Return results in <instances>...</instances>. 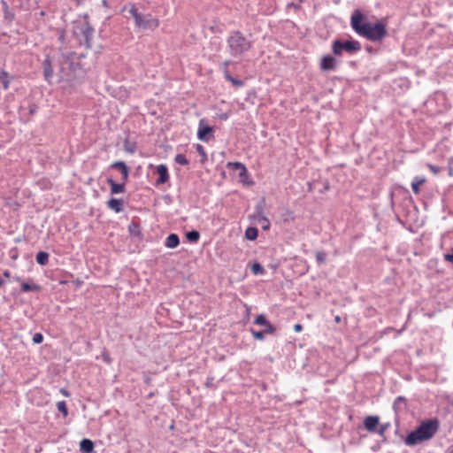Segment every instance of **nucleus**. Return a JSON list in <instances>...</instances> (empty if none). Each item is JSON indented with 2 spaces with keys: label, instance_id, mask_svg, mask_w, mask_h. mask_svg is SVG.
Listing matches in <instances>:
<instances>
[{
  "label": "nucleus",
  "instance_id": "44",
  "mask_svg": "<svg viewBox=\"0 0 453 453\" xmlns=\"http://www.w3.org/2000/svg\"><path fill=\"white\" fill-rule=\"evenodd\" d=\"M197 149H203L201 145H197Z\"/></svg>",
  "mask_w": 453,
  "mask_h": 453
},
{
  "label": "nucleus",
  "instance_id": "21",
  "mask_svg": "<svg viewBox=\"0 0 453 453\" xmlns=\"http://www.w3.org/2000/svg\"><path fill=\"white\" fill-rule=\"evenodd\" d=\"M130 14L133 16L134 19L135 25H141L142 24V14L138 12V9L134 4H132L129 9Z\"/></svg>",
  "mask_w": 453,
  "mask_h": 453
},
{
  "label": "nucleus",
  "instance_id": "7",
  "mask_svg": "<svg viewBox=\"0 0 453 453\" xmlns=\"http://www.w3.org/2000/svg\"><path fill=\"white\" fill-rule=\"evenodd\" d=\"M380 418L378 416H367L364 419V426L369 432L374 433L377 431Z\"/></svg>",
  "mask_w": 453,
  "mask_h": 453
},
{
  "label": "nucleus",
  "instance_id": "13",
  "mask_svg": "<svg viewBox=\"0 0 453 453\" xmlns=\"http://www.w3.org/2000/svg\"><path fill=\"white\" fill-rule=\"evenodd\" d=\"M111 167L118 169L121 172L122 179H123L124 182L127 180L128 175H129V170L124 162H122V161L114 162L111 165Z\"/></svg>",
  "mask_w": 453,
  "mask_h": 453
},
{
  "label": "nucleus",
  "instance_id": "10",
  "mask_svg": "<svg viewBox=\"0 0 453 453\" xmlns=\"http://www.w3.org/2000/svg\"><path fill=\"white\" fill-rule=\"evenodd\" d=\"M255 324L265 326V332L273 334L275 332L274 326L267 321L264 315H258L255 319Z\"/></svg>",
  "mask_w": 453,
  "mask_h": 453
},
{
  "label": "nucleus",
  "instance_id": "12",
  "mask_svg": "<svg viewBox=\"0 0 453 453\" xmlns=\"http://www.w3.org/2000/svg\"><path fill=\"white\" fill-rule=\"evenodd\" d=\"M213 132V128L209 126L205 127H199L198 132H197V137L203 142H208L210 137L209 134H211Z\"/></svg>",
  "mask_w": 453,
  "mask_h": 453
},
{
  "label": "nucleus",
  "instance_id": "1",
  "mask_svg": "<svg viewBox=\"0 0 453 453\" xmlns=\"http://www.w3.org/2000/svg\"><path fill=\"white\" fill-rule=\"evenodd\" d=\"M364 19L365 17L359 10H356L351 15V27L357 35L372 42H380L387 35L385 21L381 20L372 24L364 21Z\"/></svg>",
  "mask_w": 453,
  "mask_h": 453
},
{
  "label": "nucleus",
  "instance_id": "5",
  "mask_svg": "<svg viewBox=\"0 0 453 453\" xmlns=\"http://www.w3.org/2000/svg\"><path fill=\"white\" fill-rule=\"evenodd\" d=\"M160 21L157 18H154L151 15H147L145 18L142 15V24L135 25L137 27H142L143 29H151L155 30L159 27Z\"/></svg>",
  "mask_w": 453,
  "mask_h": 453
},
{
  "label": "nucleus",
  "instance_id": "32",
  "mask_svg": "<svg viewBox=\"0 0 453 453\" xmlns=\"http://www.w3.org/2000/svg\"><path fill=\"white\" fill-rule=\"evenodd\" d=\"M444 260L453 264V248L449 253H446L443 255Z\"/></svg>",
  "mask_w": 453,
  "mask_h": 453
},
{
  "label": "nucleus",
  "instance_id": "41",
  "mask_svg": "<svg viewBox=\"0 0 453 453\" xmlns=\"http://www.w3.org/2000/svg\"><path fill=\"white\" fill-rule=\"evenodd\" d=\"M449 175H450V176H452V175H453V169H452V168H450V169H449Z\"/></svg>",
  "mask_w": 453,
  "mask_h": 453
},
{
  "label": "nucleus",
  "instance_id": "33",
  "mask_svg": "<svg viewBox=\"0 0 453 453\" xmlns=\"http://www.w3.org/2000/svg\"><path fill=\"white\" fill-rule=\"evenodd\" d=\"M427 167L428 169L434 173V174H437L440 173L441 169L440 167L436 166V165H431V164H427Z\"/></svg>",
  "mask_w": 453,
  "mask_h": 453
},
{
  "label": "nucleus",
  "instance_id": "38",
  "mask_svg": "<svg viewBox=\"0 0 453 453\" xmlns=\"http://www.w3.org/2000/svg\"><path fill=\"white\" fill-rule=\"evenodd\" d=\"M229 64H230V61H229V60H226V61H225V62L223 63V65H224V71H225V70H228V69H227V67H228Z\"/></svg>",
  "mask_w": 453,
  "mask_h": 453
},
{
  "label": "nucleus",
  "instance_id": "23",
  "mask_svg": "<svg viewBox=\"0 0 453 453\" xmlns=\"http://www.w3.org/2000/svg\"><path fill=\"white\" fill-rule=\"evenodd\" d=\"M258 231L256 227H249L245 231V236L249 240H255L257 237Z\"/></svg>",
  "mask_w": 453,
  "mask_h": 453
},
{
  "label": "nucleus",
  "instance_id": "42",
  "mask_svg": "<svg viewBox=\"0 0 453 453\" xmlns=\"http://www.w3.org/2000/svg\"><path fill=\"white\" fill-rule=\"evenodd\" d=\"M221 118H222V119H227V115H226V114H224V115H222V117H221Z\"/></svg>",
  "mask_w": 453,
  "mask_h": 453
},
{
  "label": "nucleus",
  "instance_id": "45",
  "mask_svg": "<svg viewBox=\"0 0 453 453\" xmlns=\"http://www.w3.org/2000/svg\"><path fill=\"white\" fill-rule=\"evenodd\" d=\"M300 2H303V0H299Z\"/></svg>",
  "mask_w": 453,
  "mask_h": 453
},
{
  "label": "nucleus",
  "instance_id": "46",
  "mask_svg": "<svg viewBox=\"0 0 453 453\" xmlns=\"http://www.w3.org/2000/svg\"><path fill=\"white\" fill-rule=\"evenodd\" d=\"M0 283H2V281L0 280Z\"/></svg>",
  "mask_w": 453,
  "mask_h": 453
},
{
  "label": "nucleus",
  "instance_id": "15",
  "mask_svg": "<svg viewBox=\"0 0 453 453\" xmlns=\"http://www.w3.org/2000/svg\"><path fill=\"white\" fill-rule=\"evenodd\" d=\"M107 182L111 186V194H120L125 191V184L124 183H116L111 179H108Z\"/></svg>",
  "mask_w": 453,
  "mask_h": 453
},
{
  "label": "nucleus",
  "instance_id": "9",
  "mask_svg": "<svg viewBox=\"0 0 453 453\" xmlns=\"http://www.w3.org/2000/svg\"><path fill=\"white\" fill-rule=\"evenodd\" d=\"M43 74L44 78L47 81H50V79L53 76V67L51 61L49 57H47L42 62Z\"/></svg>",
  "mask_w": 453,
  "mask_h": 453
},
{
  "label": "nucleus",
  "instance_id": "36",
  "mask_svg": "<svg viewBox=\"0 0 453 453\" xmlns=\"http://www.w3.org/2000/svg\"><path fill=\"white\" fill-rule=\"evenodd\" d=\"M60 393L65 396V397H69L70 396V393L68 392V390H66L65 388H60Z\"/></svg>",
  "mask_w": 453,
  "mask_h": 453
},
{
  "label": "nucleus",
  "instance_id": "30",
  "mask_svg": "<svg viewBox=\"0 0 453 453\" xmlns=\"http://www.w3.org/2000/svg\"><path fill=\"white\" fill-rule=\"evenodd\" d=\"M22 286V291L23 292H28L32 290H38L39 286L38 285H21Z\"/></svg>",
  "mask_w": 453,
  "mask_h": 453
},
{
  "label": "nucleus",
  "instance_id": "20",
  "mask_svg": "<svg viewBox=\"0 0 453 453\" xmlns=\"http://www.w3.org/2000/svg\"><path fill=\"white\" fill-rule=\"evenodd\" d=\"M226 167L232 170L242 171V173H248L246 166L241 162H228Z\"/></svg>",
  "mask_w": 453,
  "mask_h": 453
},
{
  "label": "nucleus",
  "instance_id": "40",
  "mask_svg": "<svg viewBox=\"0 0 453 453\" xmlns=\"http://www.w3.org/2000/svg\"><path fill=\"white\" fill-rule=\"evenodd\" d=\"M247 174H248V173H242V171H240V172H239V176H240L241 178H244V177H246V176H247Z\"/></svg>",
  "mask_w": 453,
  "mask_h": 453
},
{
  "label": "nucleus",
  "instance_id": "39",
  "mask_svg": "<svg viewBox=\"0 0 453 453\" xmlns=\"http://www.w3.org/2000/svg\"><path fill=\"white\" fill-rule=\"evenodd\" d=\"M334 321H335L336 323H340V322H341V317H340L339 315L335 316V317H334Z\"/></svg>",
  "mask_w": 453,
  "mask_h": 453
},
{
  "label": "nucleus",
  "instance_id": "43",
  "mask_svg": "<svg viewBox=\"0 0 453 453\" xmlns=\"http://www.w3.org/2000/svg\"><path fill=\"white\" fill-rule=\"evenodd\" d=\"M59 283L64 284V283H67V282L65 280H62Z\"/></svg>",
  "mask_w": 453,
  "mask_h": 453
},
{
  "label": "nucleus",
  "instance_id": "35",
  "mask_svg": "<svg viewBox=\"0 0 453 453\" xmlns=\"http://www.w3.org/2000/svg\"><path fill=\"white\" fill-rule=\"evenodd\" d=\"M294 330L296 332V333H300L302 330H303V326L301 324H296L294 326Z\"/></svg>",
  "mask_w": 453,
  "mask_h": 453
},
{
  "label": "nucleus",
  "instance_id": "17",
  "mask_svg": "<svg viewBox=\"0 0 453 453\" xmlns=\"http://www.w3.org/2000/svg\"><path fill=\"white\" fill-rule=\"evenodd\" d=\"M165 244L169 249L176 248L180 244L179 236L176 234H169L165 239Z\"/></svg>",
  "mask_w": 453,
  "mask_h": 453
},
{
  "label": "nucleus",
  "instance_id": "31",
  "mask_svg": "<svg viewBox=\"0 0 453 453\" xmlns=\"http://www.w3.org/2000/svg\"><path fill=\"white\" fill-rule=\"evenodd\" d=\"M43 341V335L41 333H36L33 336V342L35 344H39L42 342Z\"/></svg>",
  "mask_w": 453,
  "mask_h": 453
},
{
  "label": "nucleus",
  "instance_id": "19",
  "mask_svg": "<svg viewBox=\"0 0 453 453\" xmlns=\"http://www.w3.org/2000/svg\"><path fill=\"white\" fill-rule=\"evenodd\" d=\"M224 77L226 81H230L234 87L240 88L243 86V81L234 78L228 70L224 71Z\"/></svg>",
  "mask_w": 453,
  "mask_h": 453
},
{
  "label": "nucleus",
  "instance_id": "26",
  "mask_svg": "<svg viewBox=\"0 0 453 453\" xmlns=\"http://www.w3.org/2000/svg\"><path fill=\"white\" fill-rule=\"evenodd\" d=\"M4 5V14L6 19L12 21L14 19V14L9 11L8 4L5 2H3Z\"/></svg>",
  "mask_w": 453,
  "mask_h": 453
},
{
  "label": "nucleus",
  "instance_id": "29",
  "mask_svg": "<svg viewBox=\"0 0 453 453\" xmlns=\"http://www.w3.org/2000/svg\"><path fill=\"white\" fill-rule=\"evenodd\" d=\"M251 334H252V336L256 339V340H259V341H262L264 340L265 338V334H268L267 332H265V329L264 331H254V330H251Z\"/></svg>",
  "mask_w": 453,
  "mask_h": 453
},
{
  "label": "nucleus",
  "instance_id": "11",
  "mask_svg": "<svg viewBox=\"0 0 453 453\" xmlns=\"http://www.w3.org/2000/svg\"><path fill=\"white\" fill-rule=\"evenodd\" d=\"M123 200L117 198H111L107 201V206L116 213L123 211Z\"/></svg>",
  "mask_w": 453,
  "mask_h": 453
},
{
  "label": "nucleus",
  "instance_id": "22",
  "mask_svg": "<svg viewBox=\"0 0 453 453\" xmlns=\"http://www.w3.org/2000/svg\"><path fill=\"white\" fill-rule=\"evenodd\" d=\"M36 262L41 265H45L49 262V254L45 251H40L36 255Z\"/></svg>",
  "mask_w": 453,
  "mask_h": 453
},
{
  "label": "nucleus",
  "instance_id": "14",
  "mask_svg": "<svg viewBox=\"0 0 453 453\" xmlns=\"http://www.w3.org/2000/svg\"><path fill=\"white\" fill-rule=\"evenodd\" d=\"M426 179L425 177L416 176L414 177L411 182V188L415 195H418L420 193V188L423 184H425Z\"/></svg>",
  "mask_w": 453,
  "mask_h": 453
},
{
  "label": "nucleus",
  "instance_id": "37",
  "mask_svg": "<svg viewBox=\"0 0 453 453\" xmlns=\"http://www.w3.org/2000/svg\"><path fill=\"white\" fill-rule=\"evenodd\" d=\"M287 216H288V218L286 219V220L287 219H291V220L294 219L293 213L291 211H288Z\"/></svg>",
  "mask_w": 453,
  "mask_h": 453
},
{
  "label": "nucleus",
  "instance_id": "6",
  "mask_svg": "<svg viewBox=\"0 0 453 453\" xmlns=\"http://www.w3.org/2000/svg\"><path fill=\"white\" fill-rule=\"evenodd\" d=\"M336 63L337 60L332 55L323 56L319 64L320 70L324 72L334 70Z\"/></svg>",
  "mask_w": 453,
  "mask_h": 453
},
{
  "label": "nucleus",
  "instance_id": "18",
  "mask_svg": "<svg viewBox=\"0 0 453 453\" xmlns=\"http://www.w3.org/2000/svg\"><path fill=\"white\" fill-rule=\"evenodd\" d=\"M0 83L4 90H7L10 87L11 77L6 71H0Z\"/></svg>",
  "mask_w": 453,
  "mask_h": 453
},
{
  "label": "nucleus",
  "instance_id": "24",
  "mask_svg": "<svg viewBox=\"0 0 453 453\" xmlns=\"http://www.w3.org/2000/svg\"><path fill=\"white\" fill-rule=\"evenodd\" d=\"M57 408L58 411L63 414L64 417H66L68 415V409L66 406V403L65 401L58 402Z\"/></svg>",
  "mask_w": 453,
  "mask_h": 453
},
{
  "label": "nucleus",
  "instance_id": "28",
  "mask_svg": "<svg viewBox=\"0 0 453 453\" xmlns=\"http://www.w3.org/2000/svg\"><path fill=\"white\" fill-rule=\"evenodd\" d=\"M251 272L252 273L257 275V274H263L264 273V268L263 266L258 264V263H254L252 265H251Z\"/></svg>",
  "mask_w": 453,
  "mask_h": 453
},
{
  "label": "nucleus",
  "instance_id": "16",
  "mask_svg": "<svg viewBox=\"0 0 453 453\" xmlns=\"http://www.w3.org/2000/svg\"><path fill=\"white\" fill-rule=\"evenodd\" d=\"M94 449V443L89 439H83L80 442V450L82 453H91Z\"/></svg>",
  "mask_w": 453,
  "mask_h": 453
},
{
  "label": "nucleus",
  "instance_id": "25",
  "mask_svg": "<svg viewBox=\"0 0 453 453\" xmlns=\"http://www.w3.org/2000/svg\"><path fill=\"white\" fill-rule=\"evenodd\" d=\"M188 241L196 242L200 238V234L197 231H190L186 234Z\"/></svg>",
  "mask_w": 453,
  "mask_h": 453
},
{
  "label": "nucleus",
  "instance_id": "4",
  "mask_svg": "<svg viewBox=\"0 0 453 453\" xmlns=\"http://www.w3.org/2000/svg\"><path fill=\"white\" fill-rule=\"evenodd\" d=\"M360 49L361 44L357 41L341 42L339 40H335L332 44V50L336 56H341L343 50L351 54L360 50Z\"/></svg>",
  "mask_w": 453,
  "mask_h": 453
},
{
  "label": "nucleus",
  "instance_id": "2",
  "mask_svg": "<svg viewBox=\"0 0 453 453\" xmlns=\"http://www.w3.org/2000/svg\"><path fill=\"white\" fill-rule=\"evenodd\" d=\"M439 422L436 419L424 421L420 426L411 432L405 438V444L414 446L430 440L437 432Z\"/></svg>",
  "mask_w": 453,
  "mask_h": 453
},
{
  "label": "nucleus",
  "instance_id": "34",
  "mask_svg": "<svg viewBox=\"0 0 453 453\" xmlns=\"http://www.w3.org/2000/svg\"><path fill=\"white\" fill-rule=\"evenodd\" d=\"M317 259L319 262L322 263L325 261L326 259V254L325 253H322V252H319L317 254Z\"/></svg>",
  "mask_w": 453,
  "mask_h": 453
},
{
  "label": "nucleus",
  "instance_id": "3",
  "mask_svg": "<svg viewBox=\"0 0 453 453\" xmlns=\"http://www.w3.org/2000/svg\"><path fill=\"white\" fill-rule=\"evenodd\" d=\"M229 52L233 57H242L252 48V42L249 41L242 32L233 31L227 38Z\"/></svg>",
  "mask_w": 453,
  "mask_h": 453
},
{
  "label": "nucleus",
  "instance_id": "27",
  "mask_svg": "<svg viewBox=\"0 0 453 453\" xmlns=\"http://www.w3.org/2000/svg\"><path fill=\"white\" fill-rule=\"evenodd\" d=\"M174 161L181 165H188V160L183 154H177L174 157Z\"/></svg>",
  "mask_w": 453,
  "mask_h": 453
},
{
  "label": "nucleus",
  "instance_id": "8",
  "mask_svg": "<svg viewBox=\"0 0 453 453\" xmlns=\"http://www.w3.org/2000/svg\"><path fill=\"white\" fill-rule=\"evenodd\" d=\"M157 173L159 177L156 181V185L164 184L169 180V173L165 165H158L157 166Z\"/></svg>",
  "mask_w": 453,
  "mask_h": 453
}]
</instances>
